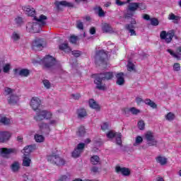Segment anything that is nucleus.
<instances>
[{"instance_id": "58836bf2", "label": "nucleus", "mask_w": 181, "mask_h": 181, "mask_svg": "<svg viewBox=\"0 0 181 181\" xmlns=\"http://www.w3.org/2000/svg\"><path fill=\"white\" fill-rule=\"evenodd\" d=\"M129 112H131L133 115H138V114L141 113V110L139 109H136V107H130L127 109Z\"/></svg>"}, {"instance_id": "774afa93", "label": "nucleus", "mask_w": 181, "mask_h": 181, "mask_svg": "<svg viewBox=\"0 0 181 181\" xmlns=\"http://www.w3.org/2000/svg\"><path fill=\"white\" fill-rule=\"evenodd\" d=\"M23 139V137H22L21 136H18L17 137V140L18 141V142H22Z\"/></svg>"}, {"instance_id": "393cba45", "label": "nucleus", "mask_w": 181, "mask_h": 181, "mask_svg": "<svg viewBox=\"0 0 181 181\" xmlns=\"http://www.w3.org/2000/svg\"><path fill=\"white\" fill-rule=\"evenodd\" d=\"M30 163H32V159H30L28 156H24L23 158L22 165L25 168H29V166H30Z\"/></svg>"}, {"instance_id": "2eb2a0df", "label": "nucleus", "mask_w": 181, "mask_h": 181, "mask_svg": "<svg viewBox=\"0 0 181 181\" xmlns=\"http://www.w3.org/2000/svg\"><path fill=\"white\" fill-rule=\"evenodd\" d=\"M167 52L176 60H181V46L177 47L175 51L172 49H167Z\"/></svg>"}, {"instance_id": "09e8293b", "label": "nucleus", "mask_w": 181, "mask_h": 181, "mask_svg": "<svg viewBox=\"0 0 181 181\" xmlns=\"http://www.w3.org/2000/svg\"><path fill=\"white\" fill-rule=\"evenodd\" d=\"M108 128H110V124L107 122L103 123V124L101 125L102 131H107Z\"/></svg>"}, {"instance_id": "5fc2aeb1", "label": "nucleus", "mask_w": 181, "mask_h": 181, "mask_svg": "<svg viewBox=\"0 0 181 181\" xmlns=\"http://www.w3.org/2000/svg\"><path fill=\"white\" fill-rule=\"evenodd\" d=\"M173 70L175 71H180V64L175 63L174 65H173Z\"/></svg>"}, {"instance_id": "a211bd4d", "label": "nucleus", "mask_w": 181, "mask_h": 181, "mask_svg": "<svg viewBox=\"0 0 181 181\" xmlns=\"http://www.w3.org/2000/svg\"><path fill=\"white\" fill-rule=\"evenodd\" d=\"M23 11L28 15V16H35L36 15V11H35V8L30 7V6H22Z\"/></svg>"}, {"instance_id": "7ed1b4c3", "label": "nucleus", "mask_w": 181, "mask_h": 181, "mask_svg": "<svg viewBox=\"0 0 181 181\" xmlns=\"http://www.w3.org/2000/svg\"><path fill=\"white\" fill-rule=\"evenodd\" d=\"M15 92V90L6 87L4 88V95L7 97V101L8 104L11 105H14V104H16L18 101H19V96L15 95L13 93Z\"/></svg>"}, {"instance_id": "13d9d810", "label": "nucleus", "mask_w": 181, "mask_h": 181, "mask_svg": "<svg viewBox=\"0 0 181 181\" xmlns=\"http://www.w3.org/2000/svg\"><path fill=\"white\" fill-rule=\"evenodd\" d=\"M116 5H117L118 6H122V5H125V4H127V2L125 1H122L120 0H116L115 1Z\"/></svg>"}, {"instance_id": "e433bc0d", "label": "nucleus", "mask_w": 181, "mask_h": 181, "mask_svg": "<svg viewBox=\"0 0 181 181\" xmlns=\"http://www.w3.org/2000/svg\"><path fill=\"white\" fill-rule=\"evenodd\" d=\"M21 39V34L17 32H13L11 35V40L13 42H18Z\"/></svg>"}, {"instance_id": "052dcab7", "label": "nucleus", "mask_w": 181, "mask_h": 181, "mask_svg": "<svg viewBox=\"0 0 181 181\" xmlns=\"http://www.w3.org/2000/svg\"><path fill=\"white\" fill-rule=\"evenodd\" d=\"M71 97L74 98V100H78V98H80V94L78 93L72 94Z\"/></svg>"}, {"instance_id": "49530a36", "label": "nucleus", "mask_w": 181, "mask_h": 181, "mask_svg": "<svg viewBox=\"0 0 181 181\" xmlns=\"http://www.w3.org/2000/svg\"><path fill=\"white\" fill-rule=\"evenodd\" d=\"M169 21H179V16H175L173 13H171L168 16Z\"/></svg>"}, {"instance_id": "f03ea898", "label": "nucleus", "mask_w": 181, "mask_h": 181, "mask_svg": "<svg viewBox=\"0 0 181 181\" xmlns=\"http://www.w3.org/2000/svg\"><path fill=\"white\" fill-rule=\"evenodd\" d=\"M93 77L95 78L94 83L98 90L104 91L107 90V86H105V83H103V81L111 80V78L114 77V74H112V72H104L98 75H93Z\"/></svg>"}, {"instance_id": "aec40b11", "label": "nucleus", "mask_w": 181, "mask_h": 181, "mask_svg": "<svg viewBox=\"0 0 181 181\" xmlns=\"http://www.w3.org/2000/svg\"><path fill=\"white\" fill-rule=\"evenodd\" d=\"M11 134L8 132H0V143L6 142L11 139Z\"/></svg>"}, {"instance_id": "4d7b16f0", "label": "nucleus", "mask_w": 181, "mask_h": 181, "mask_svg": "<svg viewBox=\"0 0 181 181\" xmlns=\"http://www.w3.org/2000/svg\"><path fill=\"white\" fill-rule=\"evenodd\" d=\"M72 54H73V56H74V57H80V56H81V52L78 51V50L73 51Z\"/></svg>"}, {"instance_id": "dca6fc26", "label": "nucleus", "mask_w": 181, "mask_h": 181, "mask_svg": "<svg viewBox=\"0 0 181 181\" xmlns=\"http://www.w3.org/2000/svg\"><path fill=\"white\" fill-rule=\"evenodd\" d=\"M41 104H42V100H40V98L37 97H33L31 98L30 105L32 109L33 110V111H37Z\"/></svg>"}, {"instance_id": "680f3d73", "label": "nucleus", "mask_w": 181, "mask_h": 181, "mask_svg": "<svg viewBox=\"0 0 181 181\" xmlns=\"http://www.w3.org/2000/svg\"><path fill=\"white\" fill-rule=\"evenodd\" d=\"M91 172H93V173H97V172H98V168L96 166H94L91 168Z\"/></svg>"}, {"instance_id": "e2e57ef3", "label": "nucleus", "mask_w": 181, "mask_h": 181, "mask_svg": "<svg viewBox=\"0 0 181 181\" xmlns=\"http://www.w3.org/2000/svg\"><path fill=\"white\" fill-rule=\"evenodd\" d=\"M143 19H144L145 21H149V19H151V17L148 14H144L143 16Z\"/></svg>"}, {"instance_id": "6e6d98bb", "label": "nucleus", "mask_w": 181, "mask_h": 181, "mask_svg": "<svg viewBox=\"0 0 181 181\" xmlns=\"http://www.w3.org/2000/svg\"><path fill=\"white\" fill-rule=\"evenodd\" d=\"M69 42L71 43H76L77 42V37L74 36V35L71 36L69 38Z\"/></svg>"}, {"instance_id": "9d476101", "label": "nucleus", "mask_w": 181, "mask_h": 181, "mask_svg": "<svg viewBox=\"0 0 181 181\" xmlns=\"http://www.w3.org/2000/svg\"><path fill=\"white\" fill-rule=\"evenodd\" d=\"M145 138L148 146H156V145H158V140L155 139V136L152 132H147L145 134Z\"/></svg>"}, {"instance_id": "2f4dec72", "label": "nucleus", "mask_w": 181, "mask_h": 181, "mask_svg": "<svg viewBox=\"0 0 181 181\" xmlns=\"http://www.w3.org/2000/svg\"><path fill=\"white\" fill-rule=\"evenodd\" d=\"M94 11H97V13L100 18H104L105 16V12L103 11V8L100 6H95Z\"/></svg>"}, {"instance_id": "f704fd0d", "label": "nucleus", "mask_w": 181, "mask_h": 181, "mask_svg": "<svg viewBox=\"0 0 181 181\" xmlns=\"http://www.w3.org/2000/svg\"><path fill=\"white\" fill-rule=\"evenodd\" d=\"M144 103H145V104H146V105H149V107H151V108H157V105L156 103H155L153 101L151 100V99H146Z\"/></svg>"}, {"instance_id": "6ab92c4d", "label": "nucleus", "mask_w": 181, "mask_h": 181, "mask_svg": "<svg viewBox=\"0 0 181 181\" xmlns=\"http://www.w3.org/2000/svg\"><path fill=\"white\" fill-rule=\"evenodd\" d=\"M18 151L15 148H0V155L4 156V158L6 157V155L16 153Z\"/></svg>"}, {"instance_id": "0eeeda50", "label": "nucleus", "mask_w": 181, "mask_h": 181, "mask_svg": "<svg viewBox=\"0 0 181 181\" xmlns=\"http://www.w3.org/2000/svg\"><path fill=\"white\" fill-rule=\"evenodd\" d=\"M95 60L96 63H102L107 64V61L108 60V54L105 51L101 49L96 52L95 56Z\"/></svg>"}, {"instance_id": "412c9836", "label": "nucleus", "mask_w": 181, "mask_h": 181, "mask_svg": "<svg viewBox=\"0 0 181 181\" xmlns=\"http://www.w3.org/2000/svg\"><path fill=\"white\" fill-rule=\"evenodd\" d=\"M36 149V145H30L25 146L23 150H22V153H24V156H28L31 152H33Z\"/></svg>"}, {"instance_id": "3c124183", "label": "nucleus", "mask_w": 181, "mask_h": 181, "mask_svg": "<svg viewBox=\"0 0 181 181\" xmlns=\"http://www.w3.org/2000/svg\"><path fill=\"white\" fill-rule=\"evenodd\" d=\"M151 24L153 26H158V25H159V21L156 18H151Z\"/></svg>"}, {"instance_id": "a19ab883", "label": "nucleus", "mask_w": 181, "mask_h": 181, "mask_svg": "<svg viewBox=\"0 0 181 181\" xmlns=\"http://www.w3.org/2000/svg\"><path fill=\"white\" fill-rule=\"evenodd\" d=\"M35 139L37 142L41 143L45 141V136L40 134H35Z\"/></svg>"}, {"instance_id": "b1692460", "label": "nucleus", "mask_w": 181, "mask_h": 181, "mask_svg": "<svg viewBox=\"0 0 181 181\" xmlns=\"http://www.w3.org/2000/svg\"><path fill=\"white\" fill-rule=\"evenodd\" d=\"M117 78V84L118 86H124V83H125V79H124V74L123 73H119L116 75Z\"/></svg>"}, {"instance_id": "ddd939ff", "label": "nucleus", "mask_w": 181, "mask_h": 181, "mask_svg": "<svg viewBox=\"0 0 181 181\" xmlns=\"http://www.w3.org/2000/svg\"><path fill=\"white\" fill-rule=\"evenodd\" d=\"M84 148H86L85 143H80L77 145L76 148L72 152L73 158H78L84 152Z\"/></svg>"}, {"instance_id": "f257e3e1", "label": "nucleus", "mask_w": 181, "mask_h": 181, "mask_svg": "<svg viewBox=\"0 0 181 181\" xmlns=\"http://www.w3.org/2000/svg\"><path fill=\"white\" fill-rule=\"evenodd\" d=\"M33 21L35 22H30L27 24L26 30L29 33H39L42 30V28L46 25L47 16L41 14L39 16H34Z\"/></svg>"}, {"instance_id": "5701e85b", "label": "nucleus", "mask_w": 181, "mask_h": 181, "mask_svg": "<svg viewBox=\"0 0 181 181\" xmlns=\"http://www.w3.org/2000/svg\"><path fill=\"white\" fill-rule=\"evenodd\" d=\"M55 4L58 8V9H60V6H66L68 8H73V4L66 1H57Z\"/></svg>"}, {"instance_id": "6e6552de", "label": "nucleus", "mask_w": 181, "mask_h": 181, "mask_svg": "<svg viewBox=\"0 0 181 181\" xmlns=\"http://www.w3.org/2000/svg\"><path fill=\"white\" fill-rule=\"evenodd\" d=\"M175 37V30H172L168 32L163 30L160 33L161 40H165V43H170Z\"/></svg>"}, {"instance_id": "9b49d317", "label": "nucleus", "mask_w": 181, "mask_h": 181, "mask_svg": "<svg viewBox=\"0 0 181 181\" xmlns=\"http://www.w3.org/2000/svg\"><path fill=\"white\" fill-rule=\"evenodd\" d=\"M106 136L110 139H112V138H115L116 144L117 145H122V134H121V133H117V132H113V131H110L109 132L107 133Z\"/></svg>"}, {"instance_id": "473e14b6", "label": "nucleus", "mask_w": 181, "mask_h": 181, "mask_svg": "<svg viewBox=\"0 0 181 181\" xmlns=\"http://www.w3.org/2000/svg\"><path fill=\"white\" fill-rule=\"evenodd\" d=\"M18 74L21 77H28V76L30 74V71H29V69H22L18 71Z\"/></svg>"}, {"instance_id": "69168bd1", "label": "nucleus", "mask_w": 181, "mask_h": 181, "mask_svg": "<svg viewBox=\"0 0 181 181\" xmlns=\"http://www.w3.org/2000/svg\"><path fill=\"white\" fill-rule=\"evenodd\" d=\"M127 25H132V26H135L134 25H136V21L134 18H132L131 21V23Z\"/></svg>"}, {"instance_id": "c756f323", "label": "nucleus", "mask_w": 181, "mask_h": 181, "mask_svg": "<svg viewBox=\"0 0 181 181\" xmlns=\"http://www.w3.org/2000/svg\"><path fill=\"white\" fill-rule=\"evenodd\" d=\"M127 30L130 33V36H136V33L135 32V26H132V25H126L125 26Z\"/></svg>"}, {"instance_id": "7c9ffc66", "label": "nucleus", "mask_w": 181, "mask_h": 181, "mask_svg": "<svg viewBox=\"0 0 181 181\" xmlns=\"http://www.w3.org/2000/svg\"><path fill=\"white\" fill-rule=\"evenodd\" d=\"M102 30L105 33H108L110 32H112V28L108 23H103L102 24Z\"/></svg>"}, {"instance_id": "f8f14e48", "label": "nucleus", "mask_w": 181, "mask_h": 181, "mask_svg": "<svg viewBox=\"0 0 181 181\" xmlns=\"http://www.w3.org/2000/svg\"><path fill=\"white\" fill-rule=\"evenodd\" d=\"M45 45L46 42H45V40H43V39L37 38L33 42V49L36 52L42 50V49H43Z\"/></svg>"}, {"instance_id": "a18cd8bd", "label": "nucleus", "mask_w": 181, "mask_h": 181, "mask_svg": "<svg viewBox=\"0 0 181 181\" xmlns=\"http://www.w3.org/2000/svg\"><path fill=\"white\" fill-rule=\"evenodd\" d=\"M137 127L139 129H140L141 131H144V129H145V122H144V120H139L137 124Z\"/></svg>"}, {"instance_id": "72a5a7b5", "label": "nucleus", "mask_w": 181, "mask_h": 181, "mask_svg": "<svg viewBox=\"0 0 181 181\" xmlns=\"http://www.w3.org/2000/svg\"><path fill=\"white\" fill-rule=\"evenodd\" d=\"M90 163H92V165H99V163H100V157L98 156H93L90 157Z\"/></svg>"}, {"instance_id": "1a4fd4ad", "label": "nucleus", "mask_w": 181, "mask_h": 181, "mask_svg": "<svg viewBox=\"0 0 181 181\" xmlns=\"http://www.w3.org/2000/svg\"><path fill=\"white\" fill-rule=\"evenodd\" d=\"M40 63L44 64L47 69H50V67H53V65L56 64V59L50 55H47L40 60Z\"/></svg>"}, {"instance_id": "de8ad7c7", "label": "nucleus", "mask_w": 181, "mask_h": 181, "mask_svg": "<svg viewBox=\"0 0 181 181\" xmlns=\"http://www.w3.org/2000/svg\"><path fill=\"white\" fill-rule=\"evenodd\" d=\"M9 70H11V64H6L3 66L4 73H9Z\"/></svg>"}, {"instance_id": "423d86ee", "label": "nucleus", "mask_w": 181, "mask_h": 181, "mask_svg": "<svg viewBox=\"0 0 181 181\" xmlns=\"http://www.w3.org/2000/svg\"><path fill=\"white\" fill-rule=\"evenodd\" d=\"M47 159L48 162L52 163V165H56L57 166H63L66 161L64 159L62 158L59 155L53 153L52 155L47 156Z\"/></svg>"}, {"instance_id": "ea45409f", "label": "nucleus", "mask_w": 181, "mask_h": 181, "mask_svg": "<svg viewBox=\"0 0 181 181\" xmlns=\"http://www.w3.org/2000/svg\"><path fill=\"white\" fill-rule=\"evenodd\" d=\"M84 134H86V128H84V127H79L76 135H78V136H83Z\"/></svg>"}, {"instance_id": "0e129e2a", "label": "nucleus", "mask_w": 181, "mask_h": 181, "mask_svg": "<svg viewBox=\"0 0 181 181\" xmlns=\"http://www.w3.org/2000/svg\"><path fill=\"white\" fill-rule=\"evenodd\" d=\"M90 35H95V28L92 27L90 29Z\"/></svg>"}, {"instance_id": "4468645a", "label": "nucleus", "mask_w": 181, "mask_h": 181, "mask_svg": "<svg viewBox=\"0 0 181 181\" xmlns=\"http://www.w3.org/2000/svg\"><path fill=\"white\" fill-rule=\"evenodd\" d=\"M136 9H138V3H130L128 6V11H129L126 13L125 18L127 19L132 18V16H134V13Z\"/></svg>"}, {"instance_id": "39448f33", "label": "nucleus", "mask_w": 181, "mask_h": 181, "mask_svg": "<svg viewBox=\"0 0 181 181\" xmlns=\"http://www.w3.org/2000/svg\"><path fill=\"white\" fill-rule=\"evenodd\" d=\"M52 117H53L52 112L47 110H38L36 111L34 119H35V121L40 122L43 121V119H52Z\"/></svg>"}, {"instance_id": "c85d7f7f", "label": "nucleus", "mask_w": 181, "mask_h": 181, "mask_svg": "<svg viewBox=\"0 0 181 181\" xmlns=\"http://www.w3.org/2000/svg\"><path fill=\"white\" fill-rule=\"evenodd\" d=\"M11 121V119L4 116L0 115V123L3 124V125H10Z\"/></svg>"}, {"instance_id": "c03bdc74", "label": "nucleus", "mask_w": 181, "mask_h": 181, "mask_svg": "<svg viewBox=\"0 0 181 181\" xmlns=\"http://www.w3.org/2000/svg\"><path fill=\"white\" fill-rule=\"evenodd\" d=\"M127 70H128V71H135V65L129 61L128 62V64H127Z\"/></svg>"}, {"instance_id": "4c0bfd02", "label": "nucleus", "mask_w": 181, "mask_h": 181, "mask_svg": "<svg viewBox=\"0 0 181 181\" xmlns=\"http://www.w3.org/2000/svg\"><path fill=\"white\" fill-rule=\"evenodd\" d=\"M142 142H144V139L142 138V136H137L133 145L134 146H138V145H141Z\"/></svg>"}, {"instance_id": "20e7f679", "label": "nucleus", "mask_w": 181, "mask_h": 181, "mask_svg": "<svg viewBox=\"0 0 181 181\" xmlns=\"http://www.w3.org/2000/svg\"><path fill=\"white\" fill-rule=\"evenodd\" d=\"M57 122L58 121L57 119H49L48 123H40L39 124V128L42 134L49 135L50 131H52V127H56V125H57Z\"/></svg>"}, {"instance_id": "4be33fe9", "label": "nucleus", "mask_w": 181, "mask_h": 181, "mask_svg": "<svg viewBox=\"0 0 181 181\" xmlns=\"http://www.w3.org/2000/svg\"><path fill=\"white\" fill-rule=\"evenodd\" d=\"M89 107L95 111H100V110H101L100 105L93 99L89 100Z\"/></svg>"}, {"instance_id": "603ef678", "label": "nucleus", "mask_w": 181, "mask_h": 181, "mask_svg": "<svg viewBox=\"0 0 181 181\" xmlns=\"http://www.w3.org/2000/svg\"><path fill=\"white\" fill-rule=\"evenodd\" d=\"M15 22H16V25L20 26V25H22L23 21L22 20L21 17H17L15 18Z\"/></svg>"}, {"instance_id": "864d4df0", "label": "nucleus", "mask_w": 181, "mask_h": 181, "mask_svg": "<svg viewBox=\"0 0 181 181\" xmlns=\"http://www.w3.org/2000/svg\"><path fill=\"white\" fill-rule=\"evenodd\" d=\"M138 8H139L140 11H144L146 9V5L144 3H138Z\"/></svg>"}, {"instance_id": "338daca9", "label": "nucleus", "mask_w": 181, "mask_h": 181, "mask_svg": "<svg viewBox=\"0 0 181 181\" xmlns=\"http://www.w3.org/2000/svg\"><path fill=\"white\" fill-rule=\"evenodd\" d=\"M104 6L105 8H108V7L111 6V1H107V2L105 3Z\"/></svg>"}, {"instance_id": "f3484780", "label": "nucleus", "mask_w": 181, "mask_h": 181, "mask_svg": "<svg viewBox=\"0 0 181 181\" xmlns=\"http://www.w3.org/2000/svg\"><path fill=\"white\" fill-rule=\"evenodd\" d=\"M116 173L123 175V176H129L131 171L127 168H122L121 166L117 165L115 167Z\"/></svg>"}, {"instance_id": "bb28decb", "label": "nucleus", "mask_w": 181, "mask_h": 181, "mask_svg": "<svg viewBox=\"0 0 181 181\" xmlns=\"http://www.w3.org/2000/svg\"><path fill=\"white\" fill-rule=\"evenodd\" d=\"M11 169L12 172L16 173V172H19V169H21V164L18 161H14L11 165Z\"/></svg>"}, {"instance_id": "8fccbe9b", "label": "nucleus", "mask_w": 181, "mask_h": 181, "mask_svg": "<svg viewBox=\"0 0 181 181\" xmlns=\"http://www.w3.org/2000/svg\"><path fill=\"white\" fill-rule=\"evenodd\" d=\"M76 27L78 28V29H80L81 30H83V29H84V25L83 24V22L78 21L76 22Z\"/></svg>"}, {"instance_id": "bf43d9fd", "label": "nucleus", "mask_w": 181, "mask_h": 181, "mask_svg": "<svg viewBox=\"0 0 181 181\" xmlns=\"http://www.w3.org/2000/svg\"><path fill=\"white\" fill-rule=\"evenodd\" d=\"M136 103L139 105V104H142V103H144V99H142V98L137 97L136 98Z\"/></svg>"}, {"instance_id": "a878e982", "label": "nucleus", "mask_w": 181, "mask_h": 181, "mask_svg": "<svg viewBox=\"0 0 181 181\" xmlns=\"http://www.w3.org/2000/svg\"><path fill=\"white\" fill-rule=\"evenodd\" d=\"M157 163H160L161 166H165L168 163V158L165 156H159L156 158Z\"/></svg>"}, {"instance_id": "37998d69", "label": "nucleus", "mask_w": 181, "mask_h": 181, "mask_svg": "<svg viewBox=\"0 0 181 181\" xmlns=\"http://www.w3.org/2000/svg\"><path fill=\"white\" fill-rule=\"evenodd\" d=\"M42 84H43L44 87L45 88H47V90H49V88H50V87H52V83H50V81H49V80H47V79L43 80Z\"/></svg>"}, {"instance_id": "cd10ccee", "label": "nucleus", "mask_w": 181, "mask_h": 181, "mask_svg": "<svg viewBox=\"0 0 181 181\" xmlns=\"http://www.w3.org/2000/svg\"><path fill=\"white\" fill-rule=\"evenodd\" d=\"M59 48L60 50H63L64 52H65V53H70V52H71V48H70V47H69L68 43L61 44L59 46Z\"/></svg>"}, {"instance_id": "79ce46f5", "label": "nucleus", "mask_w": 181, "mask_h": 181, "mask_svg": "<svg viewBox=\"0 0 181 181\" xmlns=\"http://www.w3.org/2000/svg\"><path fill=\"white\" fill-rule=\"evenodd\" d=\"M165 119H167V121H173V119H175V115L173 114V112H168L166 115H165Z\"/></svg>"}, {"instance_id": "c9c22d12", "label": "nucleus", "mask_w": 181, "mask_h": 181, "mask_svg": "<svg viewBox=\"0 0 181 181\" xmlns=\"http://www.w3.org/2000/svg\"><path fill=\"white\" fill-rule=\"evenodd\" d=\"M78 118H84V117H87V111H86V109H79L78 110Z\"/></svg>"}]
</instances>
